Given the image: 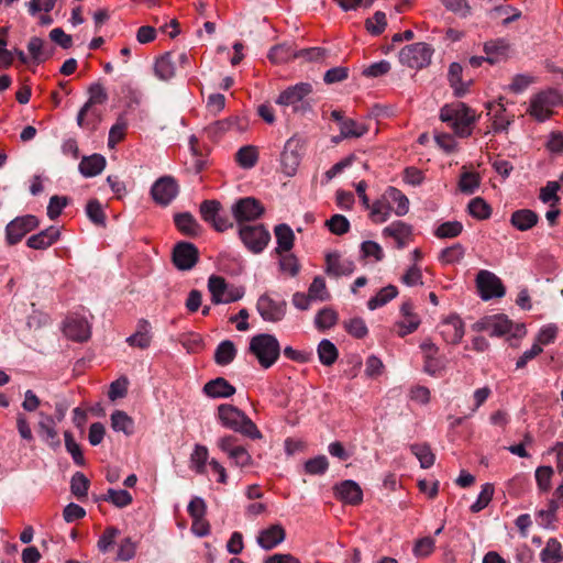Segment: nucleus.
<instances>
[{
  "label": "nucleus",
  "mask_w": 563,
  "mask_h": 563,
  "mask_svg": "<svg viewBox=\"0 0 563 563\" xmlns=\"http://www.w3.org/2000/svg\"><path fill=\"white\" fill-rule=\"evenodd\" d=\"M334 489L336 496L346 504L358 505L363 499V492L354 481H343Z\"/></svg>",
  "instance_id": "26"
},
{
  "label": "nucleus",
  "mask_w": 563,
  "mask_h": 563,
  "mask_svg": "<svg viewBox=\"0 0 563 563\" xmlns=\"http://www.w3.org/2000/svg\"><path fill=\"white\" fill-rule=\"evenodd\" d=\"M411 225L402 221H395L383 230V234L385 236L393 239H408L411 235Z\"/></svg>",
  "instance_id": "56"
},
{
  "label": "nucleus",
  "mask_w": 563,
  "mask_h": 563,
  "mask_svg": "<svg viewBox=\"0 0 563 563\" xmlns=\"http://www.w3.org/2000/svg\"><path fill=\"white\" fill-rule=\"evenodd\" d=\"M208 456L209 452L207 446L196 444L192 453L190 454L191 468L198 474H205Z\"/></svg>",
  "instance_id": "51"
},
{
  "label": "nucleus",
  "mask_w": 563,
  "mask_h": 563,
  "mask_svg": "<svg viewBox=\"0 0 563 563\" xmlns=\"http://www.w3.org/2000/svg\"><path fill=\"white\" fill-rule=\"evenodd\" d=\"M385 198L390 201V206L396 205L394 212L398 217L406 216L409 211V199L399 189L395 187H388L385 191Z\"/></svg>",
  "instance_id": "34"
},
{
  "label": "nucleus",
  "mask_w": 563,
  "mask_h": 563,
  "mask_svg": "<svg viewBox=\"0 0 563 563\" xmlns=\"http://www.w3.org/2000/svg\"><path fill=\"white\" fill-rule=\"evenodd\" d=\"M308 294L312 298V300L325 301L330 298V295L327 290L325 282L320 276L313 278L312 283L309 286Z\"/></svg>",
  "instance_id": "61"
},
{
  "label": "nucleus",
  "mask_w": 563,
  "mask_h": 563,
  "mask_svg": "<svg viewBox=\"0 0 563 563\" xmlns=\"http://www.w3.org/2000/svg\"><path fill=\"white\" fill-rule=\"evenodd\" d=\"M344 329L356 339H363L368 332L365 321L358 317L345 321Z\"/></svg>",
  "instance_id": "63"
},
{
  "label": "nucleus",
  "mask_w": 563,
  "mask_h": 563,
  "mask_svg": "<svg viewBox=\"0 0 563 563\" xmlns=\"http://www.w3.org/2000/svg\"><path fill=\"white\" fill-rule=\"evenodd\" d=\"M258 161V151L254 145L242 146L235 154V162L244 169H250L256 165Z\"/></svg>",
  "instance_id": "43"
},
{
  "label": "nucleus",
  "mask_w": 563,
  "mask_h": 563,
  "mask_svg": "<svg viewBox=\"0 0 563 563\" xmlns=\"http://www.w3.org/2000/svg\"><path fill=\"white\" fill-rule=\"evenodd\" d=\"M233 218L241 225L244 222L255 221L260 219L265 208L262 202L253 197L239 199L231 208Z\"/></svg>",
  "instance_id": "10"
},
{
  "label": "nucleus",
  "mask_w": 563,
  "mask_h": 563,
  "mask_svg": "<svg viewBox=\"0 0 563 563\" xmlns=\"http://www.w3.org/2000/svg\"><path fill=\"white\" fill-rule=\"evenodd\" d=\"M42 420L38 422V431L41 435L47 441L48 445L52 448H58L60 445V440L58 438L57 431L55 429L56 421L52 416L40 412Z\"/></svg>",
  "instance_id": "31"
},
{
  "label": "nucleus",
  "mask_w": 563,
  "mask_h": 563,
  "mask_svg": "<svg viewBox=\"0 0 563 563\" xmlns=\"http://www.w3.org/2000/svg\"><path fill=\"white\" fill-rule=\"evenodd\" d=\"M249 129V120L241 115H231L223 120H218L206 128V132L212 139H219L227 132L243 133Z\"/></svg>",
  "instance_id": "15"
},
{
  "label": "nucleus",
  "mask_w": 563,
  "mask_h": 563,
  "mask_svg": "<svg viewBox=\"0 0 563 563\" xmlns=\"http://www.w3.org/2000/svg\"><path fill=\"white\" fill-rule=\"evenodd\" d=\"M64 333L74 341H86L90 336V325L85 318L69 317L64 323Z\"/></svg>",
  "instance_id": "19"
},
{
  "label": "nucleus",
  "mask_w": 563,
  "mask_h": 563,
  "mask_svg": "<svg viewBox=\"0 0 563 563\" xmlns=\"http://www.w3.org/2000/svg\"><path fill=\"white\" fill-rule=\"evenodd\" d=\"M155 75L162 80H169L175 76V60L172 53H165L158 57L154 65Z\"/></svg>",
  "instance_id": "37"
},
{
  "label": "nucleus",
  "mask_w": 563,
  "mask_h": 563,
  "mask_svg": "<svg viewBox=\"0 0 563 563\" xmlns=\"http://www.w3.org/2000/svg\"><path fill=\"white\" fill-rule=\"evenodd\" d=\"M277 338L269 333H260L250 340L249 352L257 360L262 368L272 367L280 355Z\"/></svg>",
  "instance_id": "3"
},
{
  "label": "nucleus",
  "mask_w": 563,
  "mask_h": 563,
  "mask_svg": "<svg viewBox=\"0 0 563 563\" xmlns=\"http://www.w3.org/2000/svg\"><path fill=\"white\" fill-rule=\"evenodd\" d=\"M369 217L376 223H383L388 220L390 212L394 208L390 206V201L385 198V194L380 199L376 200L371 205Z\"/></svg>",
  "instance_id": "39"
},
{
  "label": "nucleus",
  "mask_w": 563,
  "mask_h": 563,
  "mask_svg": "<svg viewBox=\"0 0 563 563\" xmlns=\"http://www.w3.org/2000/svg\"><path fill=\"white\" fill-rule=\"evenodd\" d=\"M512 323L505 314H494L483 318L475 323L479 331H486L492 336H501L511 330Z\"/></svg>",
  "instance_id": "18"
},
{
  "label": "nucleus",
  "mask_w": 563,
  "mask_h": 563,
  "mask_svg": "<svg viewBox=\"0 0 563 563\" xmlns=\"http://www.w3.org/2000/svg\"><path fill=\"white\" fill-rule=\"evenodd\" d=\"M413 306L410 301H406L400 306V313L404 320L398 321L395 327L399 336L404 338L416 331L420 324V319L413 313Z\"/></svg>",
  "instance_id": "21"
},
{
  "label": "nucleus",
  "mask_w": 563,
  "mask_h": 563,
  "mask_svg": "<svg viewBox=\"0 0 563 563\" xmlns=\"http://www.w3.org/2000/svg\"><path fill=\"white\" fill-rule=\"evenodd\" d=\"M90 482L84 473L77 472L73 475L70 481V490L77 498H86Z\"/></svg>",
  "instance_id": "54"
},
{
  "label": "nucleus",
  "mask_w": 563,
  "mask_h": 563,
  "mask_svg": "<svg viewBox=\"0 0 563 563\" xmlns=\"http://www.w3.org/2000/svg\"><path fill=\"white\" fill-rule=\"evenodd\" d=\"M398 295V289L394 285H388L382 288L374 297H372L367 301V307L369 310H375L379 307L385 306L391 299H394Z\"/></svg>",
  "instance_id": "47"
},
{
  "label": "nucleus",
  "mask_w": 563,
  "mask_h": 563,
  "mask_svg": "<svg viewBox=\"0 0 563 563\" xmlns=\"http://www.w3.org/2000/svg\"><path fill=\"white\" fill-rule=\"evenodd\" d=\"M434 49L431 45L418 42L406 45L399 52V62L413 69H421L431 63Z\"/></svg>",
  "instance_id": "5"
},
{
  "label": "nucleus",
  "mask_w": 563,
  "mask_h": 563,
  "mask_svg": "<svg viewBox=\"0 0 563 563\" xmlns=\"http://www.w3.org/2000/svg\"><path fill=\"white\" fill-rule=\"evenodd\" d=\"M89 99L84 104V107L80 109L77 115V123L79 126L84 125L85 115L88 112V110L95 106V104H103L108 100V93L104 89V87L97 82L89 87Z\"/></svg>",
  "instance_id": "25"
},
{
  "label": "nucleus",
  "mask_w": 563,
  "mask_h": 563,
  "mask_svg": "<svg viewBox=\"0 0 563 563\" xmlns=\"http://www.w3.org/2000/svg\"><path fill=\"white\" fill-rule=\"evenodd\" d=\"M492 114V129L495 133L507 131L512 121V117L506 113V108L501 102L488 103L487 106Z\"/></svg>",
  "instance_id": "29"
},
{
  "label": "nucleus",
  "mask_w": 563,
  "mask_h": 563,
  "mask_svg": "<svg viewBox=\"0 0 563 563\" xmlns=\"http://www.w3.org/2000/svg\"><path fill=\"white\" fill-rule=\"evenodd\" d=\"M489 16L492 19H497L499 16H504L503 25H508L511 22L520 19L521 11L515 7L508 5V4H498L495 5L489 12Z\"/></svg>",
  "instance_id": "46"
},
{
  "label": "nucleus",
  "mask_w": 563,
  "mask_h": 563,
  "mask_svg": "<svg viewBox=\"0 0 563 563\" xmlns=\"http://www.w3.org/2000/svg\"><path fill=\"white\" fill-rule=\"evenodd\" d=\"M311 92V84L299 82L280 92L276 102L282 106H292L295 112L306 113L311 111V106L309 102L305 101V98Z\"/></svg>",
  "instance_id": "6"
},
{
  "label": "nucleus",
  "mask_w": 563,
  "mask_h": 563,
  "mask_svg": "<svg viewBox=\"0 0 563 563\" xmlns=\"http://www.w3.org/2000/svg\"><path fill=\"white\" fill-rule=\"evenodd\" d=\"M467 209L472 217L479 220L488 219L492 214L490 206L481 197L472 199Z\"/></svg>",
  "instance_id": "53"
},
{
  "label": "nucleus",
  "mask_w": 563,
  "mask_h": 563,
  "mask_svg": "<svg viewBox=\"0 0 563 563\" xmlns=\"http://www.w3.org/2000/svg\"><path fill=\"white\" fill-rule=\"evenodd\" d=\"M208 290L213 305H222L238 301L243 298L245 289L227 283L222 276L211 275L208 279Z\"/></svg>",
  "instance_id": "4"
},
{
  "label": "nucleus",
  "mask_w": 563,
  "mask_h": 563,
  "mask_svg": "<svg viewBox=\"0 0 563 563\" xmlns=\"http://www.w3.org/2000/svg\"><path fill=\"white\" fill-rule=\"evenodd\" d=\"M220 210L221 203L218 200H205L199 208L201 218L210 224L217 219Z\"/></svg>",
  "instance_id": "57"
},
{
  "label": "nucleus",
  "mask_w": 563,
  "mask_h": 563,
  "mask_svg": "<svg viewBox=\"0 0 563 563\" xmlns=\"http://www.w3.org/2000/svg\"><path fill=\"white\" fill-rule=\"evenodd\" d=\"M238 439L234 435H227L218 440V448L227 453L235 466L244 468L253 466L254 461L249 451L236 444Z\"/></svg>",
  "instance_id": "11"
},
{
  "label": "nucleus",
  "mask_w": 563,
  "mask_h": 563,
  "mask_svg": "<svg viewBox=\"0 0 563 563\" xmlns=\"http://www.w3.org/2000/svg\"><path fill=\"white\" fill-rule=\"evenodd\" d=\"M338 320V314L334 310L330 308L321 309L314 319L316 327L320 330H325L332 328Z\"/></svg>",
  "instance_id": "59"
},
{
  "label": "nucleus",
  "mask_w": 563,
  "mask_h": 563,
  "mask_svg": "<svg viewBox=\"0 0 563 563\" xmlns=\"http://www.w3.org/2000/svg\"><path fill=\"white\" fill-rule=\"evenodd\" d=\"M218 418L223 427L252 440L263 438L256 424L238 407L222 404L218 407Z\"/></svg>",
  "instance_id": "1"
},
{
  "label": "nucleus",
  "mask_w": 563,
  "mask_h": 563,
  "mask_svg": "<svg viewBox=\"0 0 563 563\" xmlns=\"http://www.w3.org/2000/svg\"><path fill=\"white\" fill-rule=\"evenodd\" d=\"M540 560L542 563H561L563 561L561 542L555 538H550L540 553Z\"/></svg>",
  "instance_id": "38"
},
{
  "label": "nucleus",
  "mask_w": 563,
  "mask_h": 563,
  "mask_svg": "<svg viewBox=\"0 0 563 563\" xmlns=\"http://www.w3.org/2000/svg\"><path fill=\"white\" fill-rule=\"evenodd\" d=\"M318 356L323 365L331 366L338 360L339 352L330 340L323 339L318 345Z\"/></svg>",
  "instance_id": "49"
},
{
  "label": "nucleus",
  "mask_w": 563,
  "mask_h": 563,
  "mask_svg": "<svg viewBox=\"0 0 563 563\" xmlns=\"http://www.w3.org/2000/svg\"><path fill=\"white\" fill-rule=\"evenodd\" d=\"M86 212L91 222L97 225L106 224V214L101 203L97 199H91L86 206Z\"/></svg>",
  "instance_id": "62"
},
{
  "label": "nucleus",
  "mask_w": 563,
  "mask_h": 563,
  "mask_svg": "<svg viewBox=\"0 0 563 563\" xmlns=\"http://www.w3.org/2000/svg\"><path fill=\"white\" fill-rule=\"evenodd\" d=\"M441 335L450 344H459L464 336V323L456 314L448 317L441 323Z\"/></svg>",
  "instance_id": "20"
},
{
  "label": "nucleus",
  "mask_w": 563,
  "mask_h": 563,
  "mask_svg": "<svg viewBox=\"0 0 563 563\" xmlns=\"http://www.w3.org/2000/svg\"><path fill=\"white\" fill-rule=\"evenodd\" d=\"M111 427L114 431H121L125 435H130L134 431V421L126 412L115 410L111 415Z\"/></svg>",
  "instance_id": "44"
},
{
  "label": "nucleus",
  "mask_w": 563,
  "mask_h": 563,
  "mask_svg": "<svg viewBox=\"0 0 563 563\" xmlns=\"http://www.w3.org/2000/svg\"><path fill=\"white\" fill-rule=\"evenodd\" d=\"M277 255L279 256V271L290 277H296L300 271V264L297 256L289 252Z\"/></svg>",
  "instance_id": "50"
},
{
  "label": "nucleus",
  "mask_w": 563,
  "mask_h": 563,
  "mask_svg": "<svg viewBox=\"0 0 563 563\" xmlns=\"http://www.w3.org/2000/svg\"><path fill=\"white\" fill-rule=\"evenodd\" d=\"M410 451L419 460L422 468H429L434 464L435 456L428 444H412Z\"/></svg>",
  "instance_id": "52"
},
{
  "label": "nucleus",
  "mask_w": 563,
  "mask_h": 563,
  "mask_svg": "<svg viewBox=\"0 0 563 563\" xmlns=\"http://www.w3.org/2000/svg\"><path fill=\"white\" fill-rule=\"evenodd\" d=\"M59 229L51 225L47 229L31 235L26 241V245L34 250H46L53 245L59 239Z\"/></svg>",
  "instance_id": "23"
},
{
  "label": "nucleus",
  "mask_w": 563,
  "mask_h": 563,
  "mask_svg": "<svg viewBox=\"0 0 563 563\" xmlns=\"http://www.w3.org/2000/svg\"><path fill=\"white\" fill-rule=\"evenodd\" d=\"M302 146L301 139L297 136H292L286 142L280 155L282 172L286 176L292 177L297 173L301 162Z\"/></svg>",
  "instance_id": "9"
},
{
  "label": "nucleus",
  "mask_w": 563,
  "mask_h": 563,
  "mask_svg": "<svg viewBox=\"0 0 563 563\" xmlns=\"http://www.w3.org/2000/svg\"><path fill=\"white\" fill-rule=\"evenodd\" d=\"M106 166V158L100 154L86 156L79 164V170L85 177L99 175Z\"/></svg>",
  "instance_id": "33"
},
{
  "label": "nucleus",
  "mask_w": 563,
  "mask_h": 563,
  "mask_svg": "<svg viewBox=\"0 0 563 563\" xmlns=\"http://www.w3.org/2000/svg\"><path fill=\"white\" fill-rule=\"evenodd\" d=\"M256 309L263 320L268 322H278L284 319L287 310V302L283 299H274L271 295L260 296Z\"/></svg>",
  "instance_id": "14"
},
{
  "label": "nucleus",
  "mask_w": 563,
  "mask_h": 563,
  "mask_svg": "<svg viewBox=\"0 0 563 563\" xmlns=\"http://www.w3.org/2000/svg\"><path fill=\"white\" fill-rule=\"evenodd\" d=\"M27 51L32 59L36 64H40L51 58L54 49L53 47H47V45L41 37L33 36L30 38L27 43Z\"/></svg>",
  "instance_id": "35"
},
{
  "label": "nucleus",
  "mask_w": 563,
  "mask_h": 563,
  "mask_svg": "<svg viewBox=\"0 0 563 563\" xmlns=\"http://www.w3.org/2000/svg\"><path fill=\"white\" fill-rule=\"evenodd\" d=\"M277 246L276 254L287 253L294 247L295 234L288 224L280 223L274 228Z\"/></svg>",
  "instance_id": "30"
},
{
  "label": "nucleus",
  "mask_w": 563,
  "mask_h": 563,
  "mask_svg": "<svg viewBox=\"0 0 563 563\" xmlns=\"http://www.w3.org/2000/svg\"><path fill=\"white\" fill-rule=\"evenodd\" d=\"M367 131L368 126L366 124L350 118H346L340 128L342 139L361 137L366 134Z\"/></svg>",
  "instance_id": "48"
},
{
  "label": "nucleus",
  "mask_w": 563,
  "mask_h": 563,
  "mask_svg": "<svg viewBox=\"0 0 563 563\" xmlns=\"http://www.w3.org/2000/svg\"><path fill=\"white\" fill-rule=\"evenodd\" d=\"M286 538V531L282 525H273L260 532L257 543L264 550H272L280 544Z\"/></svg>",
  "instance_id": "24"
},
{
  "label": "nucleus",
  "mask_w": 563,
  "mask_h": 563,
  "mask_svg": "<svg viewBox=\"0 0 563 563\" xmlns=\"http://www.w3.org/2000/svg\"><path fill=\"white\" fill-rule=\"evenodd\" d=\"M440 119L446 122L457 136L467 137L472 134L476 114L465 103L456 102L445 104L440 111Z\"/></svg>",
  "instance_id": "2"
},
{
  "label": "nucleus",
  "mask_w": 563,
  "mask_h": 563,
  "mask_svg": "<svg viewBox=\"0 0 563 563\" xmlns=\"http://www.w3.org/2000/svg\"><path fill=\"white\" fill-rule=\"evenodd\" d=\"M462 73L463 68L459 63H452L450 65L448 74L449 81L451 87L454 89L455 95L459 97L463 96L467 91L471 84V81L464 82L462 80Z\"/></svg>",
  "instance_id": "41"
},
{
  "label": "nucleus",
  "mask_w": 563,
  "mask_h": 563,
  "mask_svg": "<svg viewBox=\"0 0 563 563\" xmlns=\"http://www.w3.org/2000/svg\"><path fill=\"white\" fill-rule=\"evenodd\" d=\"M296 53L297 51L292 47V45L283 43L271 48L268 58L275 64H283L297 58Z\"/></svg>",
  "instance_id": "42"
},
{
  "label": "nucleus",
  "mask_w": 563,
  "mask_h": 563,
  "mask_svg": "<svg viewBox=\"0 0 563 563\" xmlns=\"http://www.w3.org/2000/svg\"><path fill=\"white\" fill-rule=\"evenodd\" d=\"M476 285L484 300L500 298L506 292L500 278L489 271H481L477 274Z\"/></svg>",
  "instance_id": "16"
},
{
  "label": "nucleus",
  "mask_w": 563,
  "mask_h": 563,
  "mask_svg": "<svg viewBox=\"0 0 563 563\" xmlns=\"http://www.w3.org/2000/svg\"><path fill=\"white\" fill-rule=\"evenodd\" d=\"M235 356V344L231 340H224L216 349L214 362L220 366H225L233 362Z\"/></svg>",
  "instance_id": "40"
},
{
  "label": "nucleus",
  "mask_w": 563,
  "mask_h": 563,
  "mask_svg": "<svg viewBox=\"0 0 563 563\" xmlns=\"http://www.w3.org/2000/svg\"><path fill=\"white\" fill-rule=\"evenodd\" d=\"M40 224L35 216L26 214L16 217L5 227V240L9 245L19 243L29 232L36 229Z\"/></svg>",
  "instance_id": "12"
},
{
  "label": "nucleus",
  "mask_w": 563,
  "mask_h": 563,
  "mask_svg": "<svg viewBox=\"0 0 563 563\" xmlns=\"http://www.w3.org/2000/svg\"><path fill=\"white\" fill-rule=\"evenodd\" d=\"M325 272L334 277L347 276L354 272L355 265L352 261L342 258L338 253H329L325 256Z\"/></svg>",
  "instance_id": "22"
},
{
  "label": "nucleus",
  "mask_w": 563,
  "mask_h": 563,
  "mask_svg": "<svg viewBox=\"0 0 563 563\" xmlns=\"http://www.w3.org/2000/svg\"><path fill=\"white\" fill-rule=\"evenodd\" d=\"M538 214L530 209H520L512 212L510 223L519 231H527L538 223Z\"/></svg>",
  "instance_id": "32"
},
{
  "label": "nucleus",
  "mask_w": 563,
  "mask_h": 563,
  "mask_svg": "<svg viewBox=\"0 0 563 563\" xmlns=\"http://www.w3.org/2000/svg\"><path fill=\"white\" fill-rule=\"evenodd\" d=\"M562 102L560 93L555 90H547L533 96L530 100L529 114L542 122L553 113V108Z\"/></svg>",
  "instance_id": "7"
},
{
  "label": "nucleus",
  "mask_w": 563,
  "mask_h": 563,
  "mask_svg": "<svg viewBox=\"0 0 563 563\" xmlns=\"http://www.w3.org/2000/svg\"><path fill=\"white\" fill-rule=\"evenodd\" d=\"M494 495V485L486 483L482 486V490L477 497V500L471 506L472 512H479L488 506Z\"/></svg>",
  "instance_id": "58"
},
{
  "label": "nucleus",
  "mask_w": 563,
  "mask_h": 563,
  "mask_svg": "<svg viewBox=\"0 0 563 563\" xmlns=\"http://www.w3.org/2000/svg\"><path fill=\"white\" fill-rule=\"evenodd\" d=\"M235 391V387L223 377L211 379L203 386V393L210 398H229Z\"/></svg>",
  "instance_id": "27"
},
{
  "label": "nucleus",
  "mask_w": 563,
  "mask_h": 563,
  "mask_svg": "<svg viewBox=\"0 0 563 563\" xmlns=\"http://www.w3.org/2000/svg\"><path fill=\"white\" fill-rule=\"evenodd\" d=\"M463 231V224L460 221H448L440 224L434 235L438 239H452L459 236Z\"/></svg>",
  "instance_id": "55"
},
{
  "label": "nucleus",
  "mask_w": 563,
  "mask_h": 563,
  "mask_svg": "<svg viewBox=\"0 0 563 563\" xmlns=\"http://www.w3.org/2000/svg\"><path fill=\"white\" fill-rule=\"evenodd\" d=\"M179 194L177 180L169 175L159 177L151 188V196L156 205L168 206Z\"/></svg>",
  "instance_id": "13"
},
{
  "label": "nucleus",
  "mask_w": 563,
  "mask_h": 563,
  "mask_svg": "<svg viewBox=\"0 0 563 563\" xmlns=\"http://www.w3.org/2000/svg\"><path fill=\"white\" fill-rule=\"evenodd\" d=\"M177 229L185 235L197 236L200 233V225L189 212L177 213L174 217Z\"/></svg>",
  "instance_id": "36"
},
{
  "label": "nucleus",
  "mask_w": 563,
  "mask_h": 563,
  "mask_svg": "<svg viewBox=\"0 0 563 563\" xmlns=\"http://www.w3.org/2000/svg\"><path fill=\"white\" fill-rule=\"evenodd\" d=\"M510 45L504 38L490 40L484 44L486 62L495 64L508 56Z\"/></svg>",
  "instance_id": "28"
},
{
  "label": "nucleus",
  "mask_w": 563,
  "mask_h": 563,
  "mask_svg": "<svg viewBox=\"0 0 563 563\" xmlns=\"http://www.w3.org/2000/svg\"><path fill=\"white\" fill-rule=\"evenodd\" d=\"M99 500L109 501L118 508H124L132 504L133 497L128 490L109 488Z\"/></svg>",
  "instance_id": "45"
},
{
  "label": "nucleus",
  "mask_w": 563,
  "mask_h": 563,
  "mask_svg": "<svg viewBox=\"0 0 563 563\" xmlns=\"http://www.w3.org/2000/svg\"><path fill=\"white\" fill-rule=\"evenodd\" d=\"M479 176L473 172H464L459 181V188L464 194H473L479 186Z\"/></svg>",
  "instance_id": "60"
},
{
  "label": "nucleus",
  "mask_w": 563,
  "mask_h": 563,
  "mask_svg": "<svg viewBox=\"0 0 563 563\" xmlns=\"http://www.w3.org/2000/svg\"><path fill=\"white\" fill-rule=\"evenodd\" d=\"M239 236L245 247L254 254L263 252L271 241V234L263 224L241 225Z\"/></svg>",
  "instance_id": "8"
},
{
  "label": "nucleus",
  "mask_w": 563,
  "mask_h": 563,
  "mask_svg": "<svg viewBox=\"0 0 563 563\" xmlns=\"http://www.w3.org/2000/svg\"><path fill=\"white\" fill-rule=\"evenodd\" d=\"M325 225L335 235H343L350 230V222L342 214L332 216L327 220Z\"/></svg>",
  "instance_id": "64"
},
{
  "label": "nucleus",
  "mask_w": 563,
  "mask_h": 563,
  "mask_svg": "<svg viewBox=\"0 0 563 563\" xmlns=\"http://www.w3.org/2000/svg\"><path fill=\"white\" fill-rule=\"evenodd\" d=\"M199 260L198 249L190 242H179L173 250V263L180 271L191 269Z\"/></svg>",
  "instance_id": "17"
}]
</instances>
